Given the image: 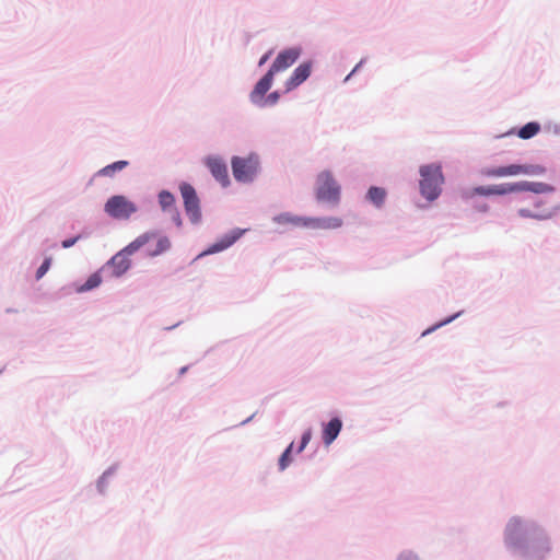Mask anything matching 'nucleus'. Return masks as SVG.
Wrapping results in <instances>:
<instances>
[{"label":"nucleus","instance_id":"nucleus-19","mask_svg":"<svg viewBox=\"0 0 560 560\" xmlns=\"http://www.w3.org/2000/svg\"><path fill=\"white\" fill-rule=\"evenodd\" d=\"M342 428V422L338 418L331 419L324 428L323 440L326 445L331 444L338 436Z\"/></svg>","mask_w":560,"mask_h":560},{"label":"nucleus","instance_id":"nucleus-35","mask_svg":"<svg viewBox=\"0 0 560 560\" xmlns=\"http://www.w3.org/2000/svg\"><path fill=\"white\" fill-rule=\"evenodd\" d=\"M186 371H187V368L185 366V368H183V369L180 370V374H184Z\"/></svg>","mask_w":560,"mask_h":560},{"label":"nucleus","instance_id":"nucleus-3","mask_svg":"<svg viewBox=\"0 0 560 560\" xmlns=\"http://www.w3.org/2000/svg\"><path fill=\"white\" fill-rule=\"evenodd\" d=\"M316 198L320 202L336 206L340 200V186L329 171H323L316 179Z\"/></svg>","mask_w":560,"mask_h":560},{"label":"nucleus","instance_id":"nucleus-16","mask_svg":"<svg viewBox=\"0 0 560 560\" xmlns=\"http://www.w3.org/2000/svg\"><path fill=\"white\" fill-rule=\"evenodd\" d=\"M516 191H533L535 194H549L555 190V188L546 183H536V182H520L515 183Z\"/></svg>","mask_w":560,"mask_h":560},{"label":"nucleus","instance_id":"nucleus-30","mask_svg":"<svg viewBox=\"0 0 560 560\" xmlns=\"http://www.w3.org/2000/svg\"><path fill=\"white\" fill-rule=\"evenodd\" d=\"M80 236H75V237H72V238H68V240H65L62 241V247L63 248H69L71 246H73L78 241H79Z\"/></svg>","mask_w":560,"mask_h":560},{"label":"nucleus","instance_id":"nucleus-7","mask_svg":"<svg viewBox=\"0 0 560 560\" xmlns=\"http://www.w3.org/2000/svg\"><path fill=\"white\" fill-rule=\"evenodd\" d=\"M179 190L187 215L192 223H198L201 219V211L200 201L195 188L188 183H182L179 185Z\"/></svg>","mask_w":560,"mask_h":560},{"label":"nucleus","instance_id":"nucleus-29","mask_svg":"<svg viewBox=\"0 0 560 560\" xmlns=\"http://www.w3.org/2000/svg\"><path fill=\"white\" fill-rule=\"evenodd\" d=\"M279 93L278 92H272L270 93L267 98L264 101V103H259V105H265V104H270V105H275L278 101H279Z\"/></svg>","mask_w":560,"mask_h":560},{"label":"nucleus","instance_id":"nucleus-36","mask_svg":"<svg viewBox=\"0 0 560 560\" xmlns=\"http://www.w3.org/2000/svg\"><path fill=\"white\" fill-rule=\"evenodd\" d=\"M2 373V370H0V374Z\"/></svg>","mask_w":560,"mask_h":560},{"label":"nucleus","instance_id":"nucleus-13","mask_svg":"<svg viewBox=\"0 0 560 560\" xmlns=\"http://www.w3.org/2000/svg\"><path fill=\"white\" fill-rule=\"evenodd\" d=\"M311 74V65L302 63L293 71L292 75L288 79L285 86L287 90L290 91L302 82H304Z\"/></svg>","mask_w":560,"mask_h":560},{"label":"nucleus","instance_id":"nucleus-2","mask_svg":"<svg viewBox=\"0 0 560 560\" xmlns=\"http://www.w3.org/2000/svg\"><path fill=\"white\" fill-rule=\"evenodd\" d=\"M420 191L428 200L436 199L441 194V186L444 182L441 165L430 164L420 167Z\"/></svg>","mask_w":560,"mask_h":560},{"label":"nucleus","instance_id":"nucleus-27","mask_svg":"<svg viewBox=\"0 0 560 560\" xmlns=\"http://www.w3.org/2000/svg\"><path fill=\"white\" fill-rule=\"evenodd\" d=\"M50 264H51V258H46L44 260V262L40 265V267L37 269L36 271V278L37 279H40L42 277H44V275L48 271V269L50 268Z\"/></svg>","mask_w":560,"mask_h":560},{"label":"nucleus","instance_id":"nucleus-17","mask_svg":"<svg viewBox=\"0 0 560 560\" xmlns=\"http://www.w3.org/2000/svg\"><path fill=\"white\" fill-rule=\"evenodd\" d=\"M242 234H243L242 230H235V231L231 232L230 234L223 236L217 243L212 244L211 247L206 253L212 254V253H218L223 249H226L228 247L233 245L241 237Z\"/></svg>","mask_w":560,"mask_h":560},{"label":"nucleus","instance_id":"nucleus-6","mask_svg":"<svg viewBox=\"0 0 560 560\" xmlns=\"http://www.w3.org/2000/svg\"><path fill=\"white\" fill-rule=\"evenodd\" d=\"M137 211V206L125 196H113L105 203V212L115 219H129Z\"/></svg>","mask_w":560,"mask_h":560},{"label":"nucleus","instance_id":"nucleus-15","mask_svg":"<svg viewBox=\"0 0 560 560\" xmlns=\"http://www.w3.org/2000/svg\"><path fill=\"white\" fill-rule=\"evenodd\" d=\"M518 215L522 218L546 220L552 215V211L547 208H542V202L539 200L535 202V209L533 210L528 208L518 209Z\"/></svg>","mask_w":560,"mask_h":560},{"label":"nucleus","instance_id":"nucleus-20","mask_svg":"<svg viewBox=\"0 0 560 560\" xmlns=\"http://www.w3.org/2000/svg\"><path fill=\"white\" fill-rule=\"evenodd\" d=\"M273 221L278 224L282 225H292V226H304L307 228L306 221L307 218L294 215L291 213H281L273 218Z\"/></svg>","mask_w":560,"mask_h":560},{"label":"nucleus","instance_id":"nucleus-22","mask_svg":"<svg viewBox=\"0 0 560 560\" xmlns=\"http://www.w3.org/2000/svg\"><path fill=\"white\" fill-rule=\"evenodd\" d=\"M539 131L540 125L538 122L530 121L518 130L517 136L522 139H530L535 137Z\"/></svg>","mask_w":560,"mask_h":560},{"label":"nucleus","instance_id":"nucleus-11","mask_svg":"<svg viewBox=\"0 0 560 560\" xmlns=\"http://www.w3.org/2000/svg\"><path fill=\"white\" fill-rule=\"evenodd\" d=\"M516 192L515 183H506L491 186H480L475 188V194L480 196L506 195Z\"/></svg>","mask_w":560,"mask_h":560},{"label":"nucleus","instance_id":"nucleus-24","mask_svg":"<svg viewBox=\"0 0 560 560\" xmlns=\"http://www.w3.org/2000/svg\"><path fill=\"white\" fill-rule=\"evenodd\" d=\"M127 166V161H117L100 170L98 175L112 177L116 172L122 171Z\"/></svg>","mask_w":560,"mask_h":560},{"label":"nucleus","instance_id":"nucleus-14","mask_svg":"<svg viewBox=\"0 0 560 560\" xmlns=\"http://www.w3.org/2000/svg\"><path fill=\"white\" fill-rule=\"evenodd\" d=\"M306 224L307 228L329 230L340 228L342 225V220L337 217L307 218Z\"/></svg>","mask_w":560,"mask_h":560},{"label":"nucleus","instance_id":"nucleus-18","mask_svg":"<svg viewBox=\"0 0 560 560\" xmlns=\"http://www.w3.org/2000/svg\"><path fill=\"white\" fill-rule=\"evenodd\" d=\"M523 530V524L520 518H512L506 525L505 539L509 544L516 546L518 542L520 535Z\"/></svg>","mask_w":560,"mask_h":560},{"label":"nucleus","instance_id":"nucleus-8","mask_svg":"<svg viewBox=\"0 0 560 560\" xmlns=\"http://www.w3.org/2000/svg\"><path fill=\"white\" fill-rule=\"evenodd\" d=\"M206 165L210 170L212 176L223 187H226L230 184L228 167L222 159L217 158V156H209L206 159Z\"/></svg>","mask_w":560,"mask_h":560},{"label":"nucleus","instance_id":"nucleus-21","mask_svg":"<svg viewBox=\"0 0 560 560\" xmlns=\"http://www.w3.org/2000/svg\"><path fill=\"white\" fill-rule=\"evenodd\" d=\"M549 550H550V547H549L548 538L544 535H540L532 542L530 552H532L533 557L541 558L544 556V553Z\"/></svg>","mask_w":560,"mask_h":560},{"label":"nucleus","instance_id":"nucleus-26","mask_svg":"<svg viewBox=\"0 0 560 560\" xmlns=\"http://www.w3.org/2000/svg\"><path fill=\"white\" fill-rule=\"evenodd\" d=\"M293 443H291L287 450L282 453L279 459V468L280 470H284L289 464L291 463L290 453L292 452Z\"/></svg>","mask_w":560,"mask_h":560},{"label":"nucleus","instance_id":"nucleus-25","mask_svg":"<svg viewBox=\"0 0 560 560\" xmlns=\"http://www.w3.org/2000/svg\"><path fill=\"white\" fill-rule=\"evenodd\" d=\"M102 279L97 273L89 277L86 282L82 285L81 291H89L100 285Z\"/></svg>","mask_w":560,"mask_h":560},{"label":"nucleus","instance_id":"nucleus-31","mask_svg":"<svg viewBox=\"0 0 560 560\" xmlns=\"http://www.w3.org/2000/svg\"><path fill=\"white\" fill-rule=\"evenodd\" d=\"M398 560H418V558L411 552H402Z\"/></svg>","mask_w":560,"mask_h":560},{"label":"nucleus","instance_id":"nucleus-5","mask_svg":"<svg viewBox=\"0 0 560 560\" xmlns=\"http://www.w3.org/2000/svg\"><path fill=\"white\" fill-rule=\"evenodd\" d=\"M545 173V167L540 165H521V164H511L508 166L500 167H491L485 168L482 174L487 177H505V176H516V175H541Z\"/></svg>","mask_w":560,"mask_h":560},{"label":"nucleus","instance_id":"nucleus-28","mask_svg":"<svg viewBox=\"0 0 560 560\" xmlns=\"http://www.w3.org/2000/svg\"><path fill=\"white\" fill-rule=\"evenodd\" d=\"M311 438H312V432L311 430H306L303 435H302V439H301V445L299 446L298 448V453H301L305 447L306 445L308 444V442L311 441Z\"/></svg>","mask_w":560,"mask_h":560},{"label":"nucleus","instance_id":"nucleus-33","mask_svg":"<svg viewBox=\"0 0 560 560\" xmlns=\"http://www.w3.org/2000/svg\"><path fill=\"white\" fill-rule=\"evenodd\" d=\"M155 245H156V241H154V240L150 241L148 244H145V245H144L145 250H147L148 248H154V247H155Z\"/></svg>","mask_w":560,"mask_h":560},{"label":"nucleus","instance_id":"nucleus-4","mask_svg":"<svg viewBox=\"0 0 560 560\" xmlns=\"http://www.w3.org/2000/svg\"><path fill=\"white\" fill-rule=\"evenodd\" d=\"M233 176L237 182L249 183L259 168V159L255 153L247 156H233L231 161Z\"/></svg>","mask_w":560,"mask_h":560},{"label":"nucleus","instance_id":"nucleus-10","mask_svg":"<svg viewBox=\"0 0 560 560\" xmlns=\"http://www.w3.org/2000/svg\"><path fill=\"white\" fill-rule=\"evenodd\" d=\"M275 73L270 70L257 82L254 90L250 93V101L255 104H259L262 101L264 95L269 91L273 81Z\"/></svg>","mask_w":560,"mask_h":560},{"label":"nucleus","instance_id":"nucleus-32","mask_svg":"<svg viewBox=\"0 0 560 560\" xmlns=\"http://www.w3.org/2000/svg\"><path fill=\"white\" fill-rule=\"evenodd\" d=\"M448 322H451V319H447V320H445V322L441 323V324H440V326H441V325H443V324H445V323H448ZM438 327H439V325H438ZM435 328H436V326H435V327H433V328H429V329H427L425 331H423L422 336H425V335L430 334V332H431L432 330H434Z\"/></svg>","mask_w":560,"mask_h":560},{"label":"nucleus","instance_id":"nucleus-1","mask_svg":"<svg viewBox=\"0 0 560 560\" xmlns=\"http://www.w3.org/2000/svg\"><path fill=\"white\" fill-rule=\"evenodd\" d=\"M152 240L156 241V245L154 248L147 249V255L149 257H156L166 253L171 248V241L166 235H163L156 231L142 233L108 261V267L112 269V275L115 277H120L124 275L131 265L129 257L139 249L143 248L144 245Z\"/></svg>","mask_w":560,"mask_h":560},{"label":"nucleus","instance_id":"nucleus-23","mask_svg":"<svg viewBox=\"0 0 560 560\" xmlns=\"http://www.w3.org/2000/svg\"><path fill=\"white\" fill-rule=\"evenodd\" d=\"M386 198V191L381 187H371L368 191V199L375 206L381 207Z\"/></svg>","mask_w":560,"mask_h":560},{"label":"nucleus","instance_id":"nucleus-34","mask_svg":"<svg viewBox=\"0 0 560 560\" xmlns=\"http://www.w3.org/2000/svg\"><path fill=\"white\" fill-rule=\"evenodd\" d=\"M269 56H270V52L264 55L261 57V59L259 60V66H262L268 60Z\"/></svg>","mask_w":560,"mask_h":560},{"label":"nucleus","instance_id":"nucleus-9","mask_svg":"<svg viewBox=\"0 0 560 560\" xmlns=\"http://www.w3.org/2000/svg\"><path fill=\"white\" fill-rule=\"evenodd\" d=\"M301 51L299 48H289L281 51L275 59L269 70L273 73H277L288 69L298 60Z\"/></svg>","mask_w":560,"mask_h":560},{"label":"nucleus","instance_id":"nucleus-12","mask_svg":"<svg viewBox=\"0 0 560 560\" xmlns=\"http://www.w3.org/2000/svg\"><path fill=\"white\" fill-rule=\"evenodd\" d=\"M159 203L164 211L173 212V220L178 226L182 225L179 212L175 207V197L170 191L162 190L159 194Z\"/></svg>","mask_w":560,"mask_h":560}]
</instances>
